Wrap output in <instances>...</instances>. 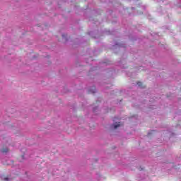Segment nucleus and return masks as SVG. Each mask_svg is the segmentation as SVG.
I'll list each match as a JSON object with an SVG mask.
<instances>
[{"label": "nucleus", "instance_id": "obj_3", "mask_svg": "<svg viewBox=\"0 0 181 181\" xmlns=\"http://www.w3.org/2000/svg\"><path fill=\"white\" fill-rule=\"evenodd\" d=\"M137 85L139 87H142V82H138Z\"/></svg>", "mask_w": 181, "mask_h": 181}, {"label": "nucleus", "instance_id": "obj_1", "mask_svg": "<svg viewBox=\"0 0 181 181\" xmlns=\"http://www.w3.org/2000/svg\"><path fill=\"white\" fill-rule=\"evenodd\" d=\"M1 152H2V153H6L7 152H9V148H3L1 149Z\"/></svg>", "mask_w": 181, "mask_h": 181}, {"label": "nucleus", "instance_id": "obj_4", "mask_svg": "<svg viewBox=\"0 0 181 181\" xmlns=\"http://www.w3.org/2000/svg\"><path fill=\"white\" fill-rule=\"evenodd\" d=\"M4 180L8 181V177H6V178H4Z\"/></svg>", "mask_w": 181, "mask_h": 181}, {"label": "nucleus", "instance_id": "obj_5", "mask_svg": "<svg viewBox=\"0 0 181 181\" xmlns=\"http://www.w3.org/2000/svg\"><path fill=\"white\" fill-rule=\"evenodd\" d=\"M21 158H23V156H21Z\"/></svg>", "mask_w": 181, "mask_h": 181}, {"label": "nucleus", "instance_id": "obj_2", "mask_svg": "<svg viewBox=\"0 0 181 181\" xmlns=\"http://www.w3.org/2000/svg\"><path fill=\"white\" fill-rule=\"evenodd\" d=\"M119 127H121V124L119 123L112 125V127L114 128V129H117V128H118Z\"/></svg>", "mask_w": 181, "mask_h": 181}]
</instances>
